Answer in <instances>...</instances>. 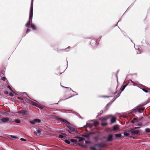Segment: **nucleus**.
<instances>
[{"label":"nucleus","instance_id":"nucleus-57","mask_svg":"<svg viewBox=\"0 0 150 150\" xmlns=\"http://www.w3.org/2000/svg\"><path fill=\"white\" fill-rule=\"evenodd\" d=\"M138 50L139 51V52H137V54H139V53H140L141 52L140 51V49L139 48H138Z\"/></svg>","mask_w":150,"mask_h":150},{"label":"nucleus","instance_id":"nucleus-34","mask_svg":"<svg viewBox=\"0 0 150 150\" xmlns=\"http://www.w3.org/2000/svg\"><path fill=\"white\" fill-rule=\"evenodd\" d=\"M124 135L125 136H127L129 135V134L128 132H125L124 133Z\"/></svg>","mask_w":150,"mask_h":150},{"label":"nucleus","instance_id":"nucleus-15","mask_svg":"<svg viewBox=\"0 0 150 150\" xmlns=\"http://www.w3.org/2000/svg\"><path fill=\"white\" fill-rule=\"evenodd\" d=\"M114 135L116 139H118L119 138H120V139H121V137H122L121 134H115Z\"/></svg>","mask_w":150,"mask_h":150},{"label":"nucleus","instance_id":"nucleus-64","mask_svg":"<svg viewBox=\"0 0 150 150\" xmlns=\"http://www.w3.org/2000/svg\"><path fill=\"white\" fill-rule=\"evenodd\" d=\"M1 122V119H0V124H1L2 123V122Z\"/></svg>","mask_w":150,"mask_h":150},{"label":"nucleus","instance_id":"nucleus-40","mask_svg":"<svg viewBox=\"0 0 150 150\" xmlns=\"http://www.w3.org/2000/svg\"><path fill=\"white\" fill-rule=\"evenodd\" d=\"M95 133L94 132H90L89 133H88L89 135V137L90 136V135L91 134H95Z\"/></svg>","mask_w":150,"mask_h":150},{"label":"nucleus","instance_id":"nucleus-63","mask_svg":"<svg viewBox=\"0 0 150 150\" xmlns=\"http://www.w3.org/2000/svg\"><path fill=\"white\" fill-rule=\"evenodd\" d=\"M67 131L70 133H71L70 132V131L69 130H67Z\"/></svg>","mask_w":150,"mask_h":150},{"label":"nucleus","instance_id":"nucleus-6","mask_svg":"<svg viewBox=\"0 0 150 150\" xmlns=\"http://www.w3.org/2000/svg\"><path fill=\"white\" fill-rule=\"evenodd\" d=\"M55 119L57 120H60L63 122H64L69 125H70V123L68 121H67V120L65 119L62 118H61L56 117H55Z\"/></svg>","mask_w":150,"mask_h":150},{"label":"nucleus","instance_id":"nucleus-31","mask_svg":"<svg viewBox=\"0 0 150 150\" xmlns=\"http://www.w3.org/2000/svg\"><path fill=\"white\" fill-rule=\"evenodd\" d=\"M29 122L32 124L35 125L36 124L35 122L34 121V119L32 121H30Z\"/></svg>","mask_w":150,"mask_h":150},{"label":"nucleus","instance_id":"nucleus-3","mask_svg":"<svg viewBox=\"0 0 150 150\" xmlns=\"http://www.w3.org/2000/svg\"><path fill=\"white\" fill-rule=\"evenodd\" d=\"M144 109L142 108H139L138 107H136L134 109L132 110L130 112V114H132V115L134 116V115L133 114V113H135L137 112L139 113H141V111H144Z\"/></svg>","mask_w":150,"mask_h":150},{"label":"nucleus","instance_id":"nucleus-37","mask_svg":"<svg viewBox=\"0 0 150 150\" xmlns=\"http://www.w3.org/2000/svg\"><path fill=\"white\" fill-rule=\"evenodd\" d=\"M7 87L13 93H14V92L12 90L11 88L9 86H7Z\"/></svg>","mask_w":150,"mask_h":150},{"label":"nucleus","instance_id":"nucleus-47","mask_svg":"<svg viewBox=\"0 0 150 150\" xmlns=\"http://www.w3.org/2000/svg\"><path fill=\"white\" fill-rule=\"evenodd\" d=\"M133 120L134 121H135V122H137V119L136 118L134 117V118H133Z\"/></svg>","mask_w":150,"mask_h":150},{"label":"nucleus","instance_id":"nucleus-52","mask_svg":"<svg viewBox=\"0 0 150 150\" xmlns=\"http://www.w3.org/2000/svg\"><path fill=\"white\" fill-rule=\"evenodd\" d=\"M135 121H134L133 120L131 121V123H132V124H134V123L135 122Z\"/></svg>","mask_w":150,"mask_h":150},{"label":"nucleus","instance_id":"nucleus-10","mask_svg":"<svg viewBox=\"0 0 150 150\" xmlns=\"http://www.w3.org/2000/svg\"><path fill=\"white\" fill-rule=\"evenodd\" d=\"M128 83H127L125 85H124L122 86L121 88H120V90L121 91H120V93H121V92L124 90L125 87L128 85Z\"/></svg>","mask_w":150,"mask_h":150},{"label":"nucleus","instance_id":"nucleus-58","mask_svg":"<svg viewBox=\"0 0 150 150\" xmlns=\"http://www.w3.org/2000/svg\"><path fill=\"white\" fill-rule=\"evenodd\" d=\"M101 112H102L101 113H98V115H101L102 114V113L103 112V111L102 110H101Z\"/></svg>","mask_w":150,"mask_h":150},{"label":"nucleus","instance_id":"nucleus-19","mask_svg":"<svg viewBox=\"0 0 150 150\" xmlns=\"http://www.w3.org/2000/svg\"><path fill=\"white\" fill-rule=\"evenodd\" d=\"M24 98L26 102L28 103H30V102H31V100L28 99L26 97H24Z\"/></svg>","mask_w":150,"mask_h":150},{"label":"nucleus","instance_id":"nucleus-60","mask_svg":"<svg viewBox=\"0 0 150 150\" xmlns=\"http://www.w3.org/2000/svg\"><path fill=\"white\" fill-rule=\"evenodd\" d=\"M138 126H142V125L140 123L138 125Z\"/></svg>","mask_w":150,"mask_h":150},{"label":"nucleus","instance_id":"nucleus-2","mask_svg":"<svg viewBox=\"0 0 150 150\" xmlns=\"http://www.w3.org/2000/svg\"><path fill=\"white\" fill-rule=\"evenodd\" d=\"M105 145L104 142L95 144H94V146L90 147V149L91 150H101V148L105 146Z\"/></svg>","mask_w":150,"mask_h":150},{"label":"nucleus","instance_id":"nucleus-50","mask_svg":"<svg viewBox=\"0 0 150 150\" xmlns=\"http://www.w3.org/2000/svg\"><path fill=\"white\" fill-rule=\"evenodd\" d=\"M85 143L86 144H90V142L89 141H86Z\"/></svg>","mask_w":150,"mask_h":150},{"label":"nucleus","instance_id":"nucleus-13","mask_svg":"<svg viewBox=\"0 0 150 150\" xmlns=\"http://www.w3.org/2000/svg\"><path fill=\"white\" fill-rule=\"evenodd\" d=\"M68 128L72 132L75 131L76 130V129L74 128L73 126L71 125L67 126Z\"/></svg>","mask_w":150,"mask_h":150},{"label":"nucleus","instance_id":"nucleus-62","mask_svg":"<svg viewBox=\"0 0 150 150\" xmlns=\"http://www.w3.org/2000/svg\"><path fill=\"white\" fill-rule=\"evenodd\" d=\"M147 45L149 46V48L150 50V45H149V44H147Z\"/></svg>","mask_w":150,"mask_h":150},{"label":"nucleus","instance_id":"nucleus-49","mask_svg":"<svg viewBox=\"0 0 150 150\" xmlns=\"http://www.w3.org/2000/svg\"><path fill=\"white\" fill-rule=\"evenodd\" d=\"M68 88V89H69L71 91L75 93H76V92L74 91L71 88Z\"/></svg>","mask_w":150,"mask_h":150},{"label":"nucleus","instance_id":"nucleus-46","mask_svg":"<svg viewBox=\"0 0 150 150\" xmlns=\"http://www.w3.org/2000/svg\"><path fill=\"white\" fill-rule=\"evenodd\" d=\"M106 125H107V124L106 123H102L101 124V125L103 126H105Z\"/></svg>","mask_w":150,"mask_h":150},{"label":"nucleus","instance_id":"nucleus-59","mask_svg":"<svg viewBox=\"0 0 150 150\" xmlns=\"http://www.w3.org/2000/svg\"><path fill=\"white\" fill-rule=\"evenodd\" d=\"M117 93V91H116V92H115L114 93H113V94H114V95H115Z\"/></svg>","mask_w":150,"mask_h":150},{"label":"nucleus","instance_id":"nucleus-12","mask_svg":"<svg viewBox=\"0 0 150 150\" xmlns=\"http://www.w3.org/2000/svg\"><path fill=\"white\" fill-rule=\"evenodd\" d=\"M112 116V115H107L105 117H101V118H100L99 119H100V120H101L102 121H104V120H106L109 117H110Z\"/></svg>","mask_w":150,"mask_h":150},{"label":"nucleus","instance_id":"nucleus-42","mask_svg":"<svg viewBox=\"0 0 150 150\" xmlns=\"http://www.w3.org/2000/svg\"><path fill=\"white\" fill-rule=\"evenodd\" d=\"M142 90L145 92L147 93L148 92V91L147 90H145L144 88H141Z\"/></svg>","mask_w":150,"mask_h":150},{"label":"nucleus","instance_id":"nucleus-17","mask_svg":"<svg viewBox=\"0 0 150 150\" xmlns=\"http://www.w3.org/2000/svg\"><path fill=\"white\" fill-rule=\"evenodd\" d=\"M112 116L111 117H112L111 120H110V122H111L112 123H113L115 122L116 121V118L114 117H112Z\"/></svg>","mask_w":150,"mask_h":150},{"label":"nucleus","instance_id":"nucleus-4","mask_svg":"<svg viewBox=\"0 0 150 150\" xmlns=\"http://www.w3.org/2000/svg\"><path fill=\"white\" fill-rule=\"evenodd\" d=\"M128 132L131 133L133 135L137 136L139 134L140 131L132 129L129 130Z\"/></svg>","mask_w":150,"mask_h":150},{"label":"nucleus","instance_id":"nucleus-21","mask_svg":"<svg viewBox=\"0 0 150 150\" xmlns=\"http://www.w3.org/2000/svg\"><path fill=\"white\" fill-rule=\"evenodd\" d=\"M109 103H108L105 106L104 110V111H106L108 109V106H110Z\"/></svg>","mask_w":150,"mask_h":150},{"label":"nucleus","instance_id":"nucleus-24","mask_svg":"<svg viewBox=\"0 0 150 150\" xmlns=\"http://www.w3.org/2000/svg\"><path fill=\"white\" fill-rule=\"evenodd\" d=\"M71 48L70 46L68 47L65 48V49H61V50H62L63 51H66L68 52L69 51V49Z\"/></svg>","mask_w":150,"mask_h":150},{"label":"nucleus","instance_id":"nucleus-18","mask_svg":"<svg viewBox=\"0 0 150 150\" xmlns=\"http://www.w3.org/2000/svg\"><path fill=\"white\" fill-rule=\"evenodd\" d=\"M78 95V94L77 93L76 94V95ZM75 95H74L72 96H70L68 98H66L65 99H60L59 101V102L60 101H62V100H67L68 99H69V98H71V97L74 96H75Z\"/></svg>","mask_w":150,"mask_h":150},{"label":"nucleus","instance_id":"nucleus-61","mask_svg":"<svg viewBox=\"0 0 150 150\" xmlns=\"http://www.w3.org/2000/svg\"><path fill=\"white\" fill-rule=\"evenodd\" d=\"M23 93L24 94H25L27 96H28V95H27V93H25V92H24V93Z\"/></svg>","mask_w":150,"mask_h":150},{"label":"nucleus","instance_id":"nucleus-51","mask_svg":"<svg viewBox=\"0 0 150 150\" xmlns=\"http://www.w3.org/2000/svg\"><path fill=\"white\" fill-rule=\"evenodd\" d=\"M140 128V127H134L133 129H135V130H136L137 129Z\"/></svg>","mask_w":150,"mask_h":150},{"label":"nucleus","instance_id":"nucleus-54","mask_svg":"<svg viewBox=\"0 0 150 150\" xmlns=\"http://www.w3.org/2000/svg\"><path fill=\"white\" fill-rule=\"evenodd\" d=\"M4 93L5 94H8V93L6 91H5V92H4Z\"/></svg>","mask_w":150,"mask_h":150},{"label":"nucleus","instance_id":"nucleus-41","mask_svg":"<svg viewBox=\"0 0 150 150\" xmlns=\"http://www.w3.org/2000/svg\"><path fill=\"white\" fill-rule=\"evenodd\" d=\"M30 31V30L29 28H28L27 29V30L26 34L28 33Z\"/></svg>","mask_w":150,"mask_h":150},{"label":"nucleus","instance_id":"nucleus-20","mask_svg":"<svg viewBox=\"0 0 150 150\" xmlns=\"http://www.w3.org/2000/svg\"><path fill=\"white\" fill-rule=\"evenodd\" d=\"M118 129V127L117 125H114L113 127V129L112 130L116 131Z\"/></svg>","mask_w":150,"mask_h":150},{"label":"nucleus","instance_id":"nucleus-26","mask_svg":"<svg viewBox=\"0 0 150 150\" xmlns=\"http://www.w3.org/2000/svg\"><path fill=\"white\" fill-rule=\"evenodd\" d=\"M93 139L96 142H98L99 139L98 137L97 136L94 137Z\"/></svg>","mask_w":150,"mask_h":150},{"label":"nucleus","instance_id":"nucleus-23","mask_svg":"<svg viewBox=\"0 0 150 150\" xmlns=\"http://www.w3.org/2000/svg\"><path fill=\"white\" fill-rule=\"evenodd\" d=\"M34 121L35 122V123H40L41 122V120L38 119H34Z\"/></svg>","mask_w":150,"mask_h":150},{"label":"nucleus","instance_id":"nucleus-8","mask_svg":"<svg viewBox=\"0 0 150 150\" xmlns=\"http://www.w3.org/2000/svg\"><path fill=\"white\" fill-rule=\"evenodd\" d=\"M34 133L35 135L36 136H39L41 134V131L40 129L36 130L34 131Z\"/></svg>","mask_w":150,"mask_h":150},{"label":"nucleus","instance_id":"nucleus-14","mask_svg":"<svg viewBox=\"0 0 150 150\" xmlns=\"http://www.w3.org/2000/svg\"><path fill=\"white\" fill-rule=\"evenodd\" d=\"M30 27L33 30H36L37 27L34 24L31 23Z\"/></svg>","mask_w":150,"mask_h":150},{"label":"nucleus","instance_id":"nucleus-33","mask_svg":"<svg viewBox=\"0 0 150 150\" xmlns=\"http://www.w3.org/2000/svg\"><path fill=\"white\" fill-rule=\"evenodd\" d=\"M17 98L18 99L22 101H23L24 100V98H22L17 97Z\"/></svg>","mask_w":150,"mask_h":150},{"label":"nucleus","instance_id":"nucleus-44","mask_svg":"<svg viewBox=\"0 0 150 150\" xmlns=\"http://www.w3.org/2000/svg\"><path fill=\"white\" fill-rule=\"evenodd\" d=\"M61 134L62 135H64V136L65 137H66L67 135L66 133H62Z\"/></svg>","mask_w":150,"mask_h":150},{"label":"nucleus","instance_id":"nucleus-22","mask_svg":"<svg viewBox=\"0 0 150 150\" xmlns=\"http://www.w3.org/2000/svg\"><path fill=\"white\" fill-rule=\"evenodd\" d=\"M58 137L61 139L62 140H63L65 139V137L63 136L62 134H59L58 135Z\"/></svg>","mask_w":150,"mask_h":150},{"label":"nucleus","instance_id":"nucleus-11","mask_svg":"<svg viewBox=\"0 0 150 150\" xmlns=\"http://www.w3.org/2000/svg\"><path fill=\"white\" fill-rule=\"evenodd\" d=\"M113 138V135L112 134L109 135L107 137V141L108 142L112 141V140Z\"/></svg>","mask_w":150,"mask_h":150},{"label":"nucleus","instance_id":"nucleus-43","mask_svg":"<svg viewBox=\"0 0 150 150\" xmlns=\"http://www.w3.org/2000/svg\"><path fill=\"white\" fill-rule=\"evenodd\" d=\"M20 140L21 141H25V142H26V140L25 139H24L23 138H21L20 139Z\"/></svg>","mask_w":150,"mask_h":150},{"label":"nucleus","instance_id":"nucleus-35","mask_svg":"<svg viewBox=\"0 0 150 150\" xmlns=\"http://www.w3.org/2000/svg\"><path fill=\"white\" fill-rule=\"evenodd\" d=\"M145 131L146 132L149 133L150 132V129L149 128H146V129Z\"/></svg>","mask_w":150,"mask_h":150},{"label":"nucleus","instance_id":"nucleus-7","mask_svg":"<svg viewBox=\"0 0 150 150\" xmlns=\"http://www.w3.org/2000/svg\"><path fill=\"white\" fill-rule=\"evenodd\" d=\"M32 104V105H34L36 107H38V108H40V109H42L43 108V107L42 106L38 104V103L33 102L31 101V102H30V103Z\"/></svg>","mask_w":150,"mask_h":150},{"label":"nucleus","instance_id":"nucleus-48","mask_svg":"<svg viewBox=\"0 0 150 150\" xmlns=\"http://www.w3.org/2000/svg\"><path fill=\"white\" fill-rule=\"evenodd\" d=\"M1 79L3 81H5L6 79L5 77H3L1 78Z\"/></svg>","mask_w":150,"mask_h":150},{"label":"nucleus","instance_id":"nucleus-5","mask_svg":"<svg viewBox=\"0 0 150 150\" xmlns=\"http://www.w3.org/2000/svg\"><path fill=\"white\" fill-rule=\"evenodd\" d=\"M2 123H6L10 122L9 118L7 117H4L1 119Z\"/></svg>","mask_w":150,"mask_h":150},{"label":"nucleus","instance_id":"nucleus-39","mask_svg":"<svg viewBox=\"0 0 150 150\" xmlns=\"http://www.w3.org/2000/svg\"><path fill=\"white\" fill-rule=\"evenodd\" d=\"M10 137H11L12 138H14L15 139H17V137L11 135H10Z\"/></svg>","mask_w":150,"mask_h":150},{"label":"nucleus","instance_id":"nucleus-55","mask_svg":"<svg viewBox=\"0 0 150 150\" xmlns=\"http://www.w3.org/2000/svg\"><path fill=\"white\" fill-rule=\"evenodd\" d=\"M61 86L62 88H68V87H64V86H62L61 84Z\"/></svg>","mask_w":150,"mask_h":150},{"label":"nucleus","instance_id":"nucleus-56","mask_svg":"<svg viewBox=\"0 0 150 150\" xmlns=\"http://www.w3.org/2000/svg\"><path fill=\"white\" fill-rule=\"evenodd\" d=\"M130 81L132 83H133V85L134 86V84H135V83L132 80H130Z\"/></svg>","mask_w":150,"mask_h":150},{"label":"nucleus","instance_id":"nucleus-29","mask_svg":"<svg viewBox=\"0 0 150 150\" xmlns=\"http://www.w3.org/2000/svg\"><path fill=\"white\" fill-rule=\"evenodd\" d=\"M78 138L79 139V141L80 142L84 140V139L82 137H79Z\"/></svg>","mask_w":150,"mask_h":150},{"label":"nucleus","instance_id":"nucleus-16","mask_svg":"<svg viewBox=\"0 0 150 150\" xmlns=\"http://www.w3.org/2000/svg\"><path fill=\"white\" fill-rule=\"evenodd\" d=\"M93 124L92 123H86V125L85 127H88L90 128H91L93 126Z\"/></svg>","mask_w":150,"mask_h":150},{"label":"nucleus","instance_id":"nucleus-1","mask_svg":"<svg viewBox=\"0 0 150 150\" xmlns=\"http://www.w3.org/2000/svg\"><path fill=\"white\" fill-rule=\"evenodd\" d=\"M33 0H31L30 7V15L28 21L25 24V26L29 28L30 25H31V23H32V18L33 13Z\"/></svg>","mask_w":150,"mask_h":150},{"label":"nucleus","instance_id":"nucleus-38","mask_svg":"<svg viewBox=\"0 0 150 150\" xmlns=\"http://www.w3.org/2000/svg\"><path fill=\"white\" fill-rule=\"evenodd\" d=\"M120 93H120L119 92V93L117 95L115 96V99H116L117 98L119 97L120 96Z\"/></svg>","mask_w":150,"mask_h":150},{"label":"nucleus","instance_id":"nucleus-30","mask_svg":"<svg viewBox=\"0 0 150 150\" xmlns=\"http://www.w3.org/2000/svg\"><path fill=\"white\" fill-rule=\"evenodd\" d=\"M64 142L66 143L67 144H69L71 143L70 141L69 140H68L67 139H65L64 140Z\"/></svg>","mask_w":150,"mask_h":150},{"label":"nucleus","instance_id":"nucleus-45","mask_svg":"<svg viewBox=\"0 0 150 150\" xmlns=\"http://www.w3.org/2000/svg\"><path fill=\"white\" fill-rule=\"evenodd\" d=\"M110 96H100V97H106V98H109L110 97Z\"/></svg>","mask_w":150,"mask_h":150},{"label":"nucleus","instance_id":"nucleus-9","mask_svg":"<svg viewBox=\"0 0 150 150\" xmlns=\"http://www.w3.org/2000/svg\"><path fill=\"white\" fill-rule=\"evenodd\" d=\"M18 113H21L22 115H26L28 114L27 111L25 110H21L20 111L18 112Z\"/></svg>","mask_w":150,"mask_h":150},{"label":"nucleus","instance_id":"nucleus-27","mask_svg":"<svg viewBox=\"0 0 150 150\" xmlns=\"http://www.w3.org/2000/svg\"><path fill=\"white\" fill-rule=\"evenodd\" d=\"M13 121L18 123H19L21 122L20 120L18 119H15Z\"/></svg>","mask_w":150,"mask_h":150},{"label":"nucleus","instance_id":"nucleus-36","mask_svg":"<svg viewBox=\"0 0 150 150\" xmlns=\"http://www.w3.org/2000/svg\"><path fill=\"white\" fill-rule=\"evenodd\" d=\"M115 99H112L109 103L110 104V105L115 100Z\"/></svg>","mask_w":150,"mask_h":150},{"label":"nucleus","instance_id":"nucleus-25","mask_svg":"<svg viewBox=\"0 0 150 150\" xmlns=\"http://www.w3.org/2000/svg\"><path fill=\"white\" fill-rule=\"evenodd\" d=\"M71 142V143L74 144V143H76L77 142V140L76 139H71L70 140Z\"/></svg>","mask_w":150,"mask_h":150},{"label":"nucleus","instance_id":"nucleus-28","mask_svg":"<svg viewBox=\"0 0 150 150\" xmlns=\"http://www.w3.org/2000/svg\"><path fill=\"white\" fill-rule=\"evenodd\" d=\"M82 137H86V138H89L90 137L88 133L86 134H83L82 135Z\"/></svg>","mask_w":150,"mask_h":150},{"label":"nucleus","instance_id":"nucleus-53","mask_svg":"<svg viewBox=\"0 0 150 150\" xmlns=\"http://www.w3.org/2000/svg\"><path fill=\"white\" fill-rule=\"evenodd\" d=\"M9 96L11 97H12L13 96V95L12 93H11L9 94Z\"/></svg>","mask_w":150,"mask_h":150},{"label":"nucleus","instance_id":"nucleus-32","mask_svg":"<svg viewBox=\"0 0 150 150\" xmlns=\"http://www.w3.org/2000/svg\"><path fill=\"white\" fill-rule=\"evenodd\" d=\"M99 124V123L98 121H95V122H94L93 125H94L95 126H96L97 125H98Z\"/></svg>","mask_w":150,"mask_h":150}]
</instances>
